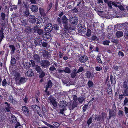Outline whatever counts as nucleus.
<instances>
[{
    "instance_id": "40",
    "label": "nucleus",
    "mask_w": 128,
    "mask_h": 128,
    "mask_svg": "<svg viewBox=\"0 0 128 128\" xmlns=\"http://www.w3.org/2000/svg\"><path fill=\"white\" fill-rule=\"evenodd\" d=\"M16 63L15 58H12L11 60V64L12 66H14Z\"/></svg>"
},
{
    "instance_id": "2",
    "label": "nucleus",
    "mask_w": 128,
    "mask_h": 128,
    "mask_svg": "<svg viewBox=\"0 0 128 128\" xmlns=\"http://www.w3.org/2000/svg\"><path fill=\"white\" fill-rule=\"evenodd\" d=\"M36 70L38 73L40 74L39 77L40 78H42L45 76V74L41 68L40 66L37 65L36 67Z\"/></svg>"
},
{
    "instance_id": "42",
    "label": "nucleus",
    "mask_w": 128,
    "mask_h": 128,
    "mask_svg": "<svg viewBox=\"0 0 128 128\" xmlns=\"http://www.w3.org/2000/svg\"><path fill=\"white\" fill-rule=\"evenodd\" d=\"M88 86L89 88L92 87L94 86V84L92 80H89L88 82Z\"/></svg>"
},
{
    "instance_id": "62",
    "label": "nucleus",
    "mask_w": 128,
    "mask_h": 128,
    "mask_svg": "<svg viewBox=\"0 0 128 128\" xmlns=\"http://www.w3.org/2000/svg\"><path fill=\"white\" fill-rule=\"evenodd\" d=\"M58 1H57L56 2V3L55 5V8L54 9V11H56L58 8Z\"/></svg>"
},
{
    "instance_id": "17",
    "label": "nucleus",
    "mask_w": 128,
    "mask_h": 128,
    "mask_svg": "<svg viewBox=\"0 0 128 128\" xmlns=\"http://www.w3.org/2000/svg\"><path fill=\"white\" fill-rule=\"evenodd\" d=\"M48 33V34L46 33H45L44 34H43V38L44 40H48L51 37V36L50 35V34L49 33Z\"/></svg>"
},
{
    "instance_id": "1",
    "label": "nucleus",
    "mask_w": 128,
    "mask_h": 128,
    "mask_svg": "<svg viewBox=\"0 0 128 128\" xmlns=\"http://www.w3.org/2000/svg\"><path fill=\"white\" fill-rule=\"evenodd\" d=\"M68 105V103L65 101H62L61 102L59 106L60 113L62 114H64V111L66 110V107Z\"/></svg>"
},
{
    "instance_id": "24",
    "label": "nucleus",
    "mask_w": 128,
    "mask_h": 128,
    "mask_svg": "<svg viewBox=\"0 0 128 128\" xmlns=\"http://www.w3.org/2000/svg\"><path fill=\"white\" fill-rule=\"evenodd\" d=\"M67 31L64 30V31L62 32L61 35L63 38H67L68 37L69 34H68V32Z\"/></svg>"
},
{
    "instance_id": "5",
    "label": "nucleus",
    "mask_w": 128,
    "mask_h": 128,
    "mask_svg": "<svg viewBox=\"0 0 128 128\" xmlns=\"http://www.w3.org/2000/svg\"><path fill=\"white\" fill-rule=\"evenodd\" d=\"M33 30L34 32L37 33L40 36H42L44 34V30L39 29V28L36 26L34 27Z\"/></svg>"
},
{
    "instance_id": "50",
    "label": "nucleus",
    "mask_w": 128,
    "mask_h": 128,
    "mask_svg": "<svg viewBox=\"0 0 128 128\" xmlns=\"http://www.w3.org/2000/svg\"><path fill=\"white\" fill-rule=\"evenodd\" d=\"M7 82L5 78L3 80L2 83V85L3 86H6L7 85Z\"/></svg>"
},
{
    "instance_id": "31",
    "label": "nucleus",
    "mask_w": 128,
    "mask_h": 128,
    "mask_svg": "<svg viewBox=\"0 0 128 128\" xmlns=\"http://www.w3.org/2000/svg\"><path fill=\"white\" fill-rule=\"evenodd\" d=\"M123 34V33L122 32H118L116 33V36L118 38H119L122 37Z\"/></svg>"
},
{
    "instance_id": "6",
    "label": "nucleus",
    "mask_w": 128,
    "mask_h": 128,
    "mask_svg": "<svg viewBox=\"0 0 128 128\" xmlns=\"http://www.w3.org/2000/svg\"><path fill=\"white\" fill-rule=\"evenodd\" d=\"M40 64L41 66L44 68H47L50 65V62L46 60L42 61Z\"/></svg>"
},
{
    "instance_id": "47",
    "label": "nucleus",
    "mask_w": 128,
    "mask_h": 128,
    "mask_svg": "<svg viewBox=\"0 0 128 128\" xmlns=\"http://www.w3.org/2000/svg\"><path fill=\"white\" fill-rule=\"evenodd\" d=\"M64 70V72L66 73L70 74L71 72V70L68 67H66Z\"/></svg>"
},
{
    "instance_id": "4",
    "label": "nucleus",
    "mask_w": 128,
    "mask_h": 128,
    "mask_svg": "<svg viewBox=\"0 0 128 128\" xmlns=\"http://www.w3.org/2000/svg\"><path fill=\"white\" fill-rule=\"evenodd\" d=\"M23 113L25 116H28L30 115V110L28 107L23 106L22 107Z\"/></svg>"
},
{
    "instance_id": "60",
    "label": "nucleus",
    "mask_w": 128,
    "mask_h": 128,
    "mask_svg": "<svg viewBox=\"0 0 128 128\" xmlns=\"http://www.w3.org/2000/svg\"><path fill=\"white\" fill-rule=\"evenodd\" d=\"M124 104L126 106H128V99L126 98H125Z\"/></svg>"
},
{
    "instance_id": "34",
    "label": "nucleus",
    "mask_w": 128,
    "mask_h": 128,
    "mask_svg": "<svg viewBox=\"0 0 128 128\" xmlns=\"http://www.w3.org/2000/svg\"><path fill=\"white\" fill-rule=\"evenodd\" d=\"M9 100L10 102L11 103L13 104H16L17 102L13 99L12 97H10L9 98Z\"/></svg>"
},
{
    "instance_id": "49",
    "label": "nucleus",
    "mask_w": 128,
    "mask_h": 128,
    "mask_svg": "<svg viewBox=\"0 0 128 128\" xmlns=\"http://www.w3.org/2000/svg\"><path fill=\"white\" fill-rule=\"evenodd\" d=\"M52 3L50 2V4L49 5L47 9V12H48L50 10L52 7Z\"/></svg>"
},
{
    "instance_id": "10",
    "label": "nucleus",
    "mask_w": 128,
    "mask_h": 128,
    "mask_svg": "<svg viewBox=\"0 0 128 128\" xmlns=\"http://www.w3.org/2000/svg\"><path fill=\"white\" fill-rule=\"evenodd\" d=\"M88 60V57L86 56H83L80 57L79 59L80 62L82 63H85Z\"/></svg>"
},
{
    "instance_id": "44",
    "label": "nucleus",
    "mask_w": 128,
    "mask_h": 128,
    "mask_svg": "<svg viewBox=\"0 0 128 128\" xmlns=\"http://www.w3.org/2000/svg\"><path fill=\"white\" fill-rule=\"evenodd\" d=\"M26 80L25 78L22 77L20 80V83L23 84L24 83L26 82Z\"/></svg>"
},
{
    "instance_id": "25",
    "label": "nucleus",
    "mask_w": 128,
    "mask_h": 128,
    "mask_svg": "<svg viewBox=\"0 0 128 128\" xmlns=\"http://www.w3.org/2000/svg\"><path fill=\"white\" fill-rule=\"evenodd\" d=\"M31 9L32 12H36L38 11V8L35 5H33L31 6Z\"/></svg>"
},
{
    "instance_id": "32",
    "label": "nucleus",
    "mask_w": 128,
    "mask_h": 128,
    "mask_svg": "<svg viewBox=\"0 0 128 128\" xmlns=\"http://www.w3.org/2000/svg\"><path fill=\"white\" fill-rule=\"evenodd\" d=\"M102 116L101 117V121L104 122L106 118V114L104 112H102L101 114Z\"/></svg>"
},
{
    "instance_id": "53",
    "label": "nucleus",
    "mask_w": 128,
    "mask_h": 128,
    "mask_svg": "<svg viewBox=\"0 0 128 128\" xmlns=\"http://www.w3.org/2000/svg\"><path fill=\"white\" fill-rule=\"evenodd\" d=\"M52 84H53L52 82V81L50 80L48 82L47 86H48V87H50V88L52 86Z\"/></svg>"
},
{
    "instance_id": "19",
    "label": "nucleus",
    "mask_w": 128,
    "mask_h": 128,
    "mask_svg": "<svg viewBox=\"0 0 128 128\" xmlns=\"http://www.w3.org/2000/svg\"><path fill=\"white\" fill-rule=\"evenodd\" d=\"M36 45H41L42 44V40L40 38H36L34 41Z\"/></svg>"
},
{
    "instance_id": "51",
    "label": "nucleus",
    "mask_w": 128,
    "mask_h": 128,
    "mask_svg": "<svg viewBox=\"0 0 128 128\" xmlns=\"http://www.w3.org/2000/svg\"><path fill=\"white\" fill-rule=\"evenodd\" d=\"M88 105V104H85L83 107V110L84 112H85L87 110V108Z\"/></svg>"
},
{
    "instance_id": "37",
    "label": "nucleus",
    "mask_w": 128,
    "mask_h": 128,
    "mask_svg": "<svg viewBox=\"0 0 128 128\" xmlns=\"http://www.w3.org/2000/svg\"><path fill=\"white\" fill-rule=\"evenodd\" d=\"M85 98L83 97H80L78 99V100L80 104H82V102L84 101Z\"/></svg>"
},
{
    "instance_id": "57",
    "label": "nucleus",
    "mask_w": 128,
    "mask_h": 128,
    "mask_svg": "<svg viewBox=\"0 0 128 128\" xmlns=\"http://www.w3.org/2000/svg\"><path fill=\"white\" fill-rule=\"evenodd\" d=\"M109 115L111 116H114L115 115V113H114V111L111 110L110 109L109 110Z\"/></svg>"
},
{
    "instance_id": "23",
    "label": "nucleus",
    "mask_w": 128,
    "mask_h": 128,
    "mask_svg": "<svg viewBox=\"0 0 128 128\" xmlns=\"http://www.w3.org/2000/svg\"><path fill=\"white\" fill-rule=\"evenodd\" d=\"M26 75L28 77H32L34 76V73L32 70H30L26 72Z\"/></svg>"
},
{
    "instance_id": "56",
    "label": "nucleus",
    "mask_w": 128,
    "mask_h": 128,
    "mask_svg": "<svg viewBox=\"0 0 128 128\" xmlns=\"http://www.w3.org/2000/svg\"><path fill=\"white\" fill-rule=\"evenodd\" d=\"M123 95L124 96H128V89H124L123 92Z\"/></svg>"
},
{
    "instance_id": "61",
    "label": "nucleus",
    "mask_w": 128,
    "mask_h": 128,
    "mask_svg": "<svg viewBox=\"0 0 128 128\" xmlns=\"http://www.w3.org/2000/svg\"><path fill=\"white\" fill-rule=\"evenodd\" d=\"M86 35L88 37H90L91 36V30L89 29L87 30Z\"/></svg>"
},
{
    "instance_id": "36",
    "label": "nucleus",
    "mask_w": 128,
    "mask_h": 128,
    "mask_svg": "<svg viewBox=\"0 0 128 128\" xmlns=\"http://www.w3.org/2000/svg\"><path fill=\"white\" fill-rule=\"evenodd\" d=\"M9 47L11 48L12 52V54L14 53L16 50V48L14 45H10Z\"/></svg>"
},
{
    "instance_id": "48",
    "label": "nucleus",
    "mask_w": 128,
    "mask_h": 128,
    "mask_svg": "<svg viewBox=\"0 0 128 128\" xmlns=\"http://www.w3.org/2000/svg\"><path fill=\"white\" fill-rule=\"evenodd\" d=\"M109 67L108 66H105L103 69L104 71H102V73L106 74L108 69Z\"/></svg>"
},
{
    "instance_id": "59",
    "label": "nucleus",
    "mask_w": 128,
    "mask_h": 128,
    "mask_svg": "<svg viewBox=\"0 0 128 128\" xmlns=\"http://www.w3.org/2000/svg\"><path fill=\"white\" fill-rule=\"evenodd\" d=\"M56 22L59 24L61 25L62 24V19L58 17L57 19Z\"/></svg>"
},
{
    "instance_id": "46",
    "label": "nucleus",
    "mask_w": 128,
    "mask_h": 128,
    "mask_svg": "<svg viewBox=\"0 0 128 128\" xmlns=\"http://www.w3.org/2000/svg\"><path fill=\"white\" fill-rule=\"evenodd\" d=\"M108 94L111 97L113 95L112 93V90L111 88H108Z\"/></svg>"
},
{
    "instance_id": "21",
    "label": "nucleus",
    "mask_w": 128,
    "mask_h": 128,
    "mask_svg": "<svg viewBox=\"0 0 128 128\" xmlns=\"http://www.w3.org/2000/svg\"><path fill=\"white\" fill-rule=\"evenodd\" d=\"M5 104L7 105L6 106L5 109L7 112H10V109L12 108V107L10 106V104L7 102H6Z\"/></svg>"
},
{
    "instance_id": "64",
    "label": "nucleus",
    "mask_w": 128,
    "mask_h": 128,
    "mask_svg": "<svg viewBox=\"0 0 128 128\" xmlns=\"http://www.w3.org/2000/svg\"><path fill=\"white\" fill-rule=\"evenodd\" d=\"M53 125L56 128L59 127L60 126V124L57 122H54V123Z\"/></svg>"
},
{
    "instance_id": "43",
    "label": "nucleus",
    "mask_w": 128,
    "mask_h": 128,
    "mask_svg": "<svg viewBox=\"0 0 128 128\" xmlns=\"http://www.w3.org/2000/svg\"><path fill=\"white\" fill-rule=\"evenodd\" d=\"M101 57V56L98 55L97 57V58H96V60H97L98 62L100 64H102L103 63L102 62L101 60L100 57Z\"/></svg>"
},
{
    "instance_id": "39",
    "label": "nucleus",
    "mask_w": 128,
    "mask_h": 128,
    "mask_svg": "<svg viewBox=\"0 0 128 128\" xmlns=\"http://www.w3.org/2000/svg\"><path fill=\"white\" fill-rule=\"evenodd\" d=\"M11 120L12 122H17L16 118L13 115H12L11 116Z\"/></svg>"
},
{
    "instance_id": "58",
    "label": "nucleus",
    "mask_w": 128,
    "mask_h": 128,
    "mask_svg": "<svg viewBox=\"0 0 128 128\" xmlns=\"http://www.w3.org/2000/svg\"><path fill=\"white\" fill-rule=\"evenodd\" d=\"M118 115L120 116H122L124 115V112L120 110H119L118 113Z\"/></svg>"
},
{
    "instance_id": "38",
    "label": "nucleus",
    "mask_w": 128,
    "mask_h": 128,
    "mask_svg": "<svg viewBox=\"0 0 128 128\" xmlns=\"http://www.w3.org/2000/svg\"><path fill=\"white\" fill-rule=\"evenodd\" d=\"M30 14L28 9L26 8V10L25 11L24 13V16H25L28 17L29 16Z\"/></svg>"
},
{
    "instance_id": "26",
    "label": "nucleus",
    "mask_w": 128,
    "mask_h": 128,
    "mask_svg": "<svg viewBox=\"0 0 128 128\" xmlns=\"http://www.w3.org/2000/svg\"><path fill=\"white\" fill-rule=\"evenodd\" d=\"M4 31L0 30V43H1L3 39L4 38Z\"/></svg>"
},
{
    "instance_id": "54",
    "label": "nucleus",
    "mask_w": 128,
    "mask_h": 128,
    "mask_svg": "<svg viewBox=\"0 0 128 128\" xmlns=\"http://www.w3.org/2000/svg\"><path fill=\"white\" fill-rule=\"evenodd\" d=\"M53 28L55 30H59V26L57 24H54L53 25Z\"/></svg>"
},
{
    "instance_id": "20",
    "label": "nucleus",
    "mask_w": 128,
    "mask_h": 128,
    "mask_svg": "<svg viewBox=\"0 0 128 128\" xmlns=\"http://www.w3.org/2000/svg\"><path fill=\"white\" fill-rule=\"evenodd\" d=\"M78 30L79 32L81 34H84L86 31V28H83L82 26L78 27Z\"/></svg>"
},
{
    "instance_id": "52",
    "label": "nucleus",
    "mask_w": 128,
    "mask_h": 128,
    "mask_svg": "<svg viewBox=\"0 0 128 128\" xmlns=\"http://www.w3.org/2000/svg\"><path fill=\"white\" fill-rule=\"evenodd\" d=\"M110 42L109 40H106L103 42V44L104 45L109 46V44L110 43Z\"/></svg>"
},
{
    "instance_id": "33",
    "label": "nucleus",
    "mask_w": 128,
    "mask_h": 128,
    "mask_svg": "<svg viewBox=\"0 0 128 128\" xmlns=\"http://www.w3.org/2000/svg\"><path fill=\"white\" fill-rule=\"evenodd\" d=\"M21 24L22 26H26L27 25V22L26 20H24L23 19H21Z\"/></svg>"
},
{
    "instance_id": "12",
    "label": "nucleus",
    "mask_w": 128,
    "mask_h": 128,
    "mask_svg": "<svg viewBox=\"0 0 128 128\" xmlns=\"http://www.w3.org/2000/svg\"><path fill=\"white\" fill-rule=\"evenodd\" d=\"M32 108L34 111L36 112L37 114H39L40 111V108L37 105H33L32 106Z\"/></svg>"
},
{
    "instance_id": "16",
    "label": "nucleus",
    "mask_w": 128,
    "mask_h": 128,
    "mask_svg": "<svg viewBox=\"0 0 128 128\" xmlns=\"http://www.w3.org/2000/svg\"><path fill=\"white\" fill-rule=\"evenodd\" d=\"M68 20L66 16L65 15L63 16L62 18V23L63 25L68 23Z\"/></svg>"
},
{
    "instance_id": "13",
    "label": "nucleus",
    "mask_w": 128,
    "mask_h": 128,
    "mask_svg": "<svg viewBox=\"0 0 128 128\" xmlns=\"http://www.w3.org/2000/svg\"><path fill=\"white\" fill-rule=\"evenodd\" d=\"M28 21L31 23L34 24L36 22L35 16L33 15L29 16Z\"/></svg>"
},
{
    "instance_id": "27",
    "label": "nucleus",
    "mask_w": 128,
    "mask_h": 128,
    "mask_svg": "<svg viewBox=\"0 0 128 128\" xmlns=\"http://www.w3.org/2000/svg\"><path fill=\"white\" fill-rule=\"evenodd\" d=\"M21 77V75L18 72H16L14 75L15 80L16 81L19 80Z\"/></svg>"
},
{
    "instance_id": "63",
    "label": "nucleus",
    "mask_w": 128,
    "mask_h": 128,
    "mask_svg": "<svg viewBox=\"0 0 128 128\" xmlns=\"http://www.w3.org/2000/svg\"><path fill=\"white\" fill-rule=\"evenodd\" d=\"M106 4H108V6L110 9H112V2L111 1L109 2H108Z\"/></svg>"
},
{
    "instance_id": "22",
    "label": "nucleus",
    "mask_w": 128,
    "mask_h": 128,
    "mask_svg": "<svg viewBox=\"0 0 128 128\" xmlns=\"http://www.w3.org/2000/svg\"><path fill=\"white\" fill-rule=\"evenodd\" d=\"M64 29L65 30H66L68 32L71 29V28L70 26V25L68 23L63 25Z\"/></svg>"
},
{
    "instance_id": "11",
    "label": "nucleus",
    "mask_w": 128,
    "mask_h": 128,
    "mask_svg": "<svg viewBox=\"0 0 128 128\" xmlns=\"http://www.w3.org/2000/svg\"><path fill=\"white\" fill-rule=\"evenodd\" d=\"M48 100H49L53 105L55 107L57 106L56 102L54 98L51 95L48 98Z\"/></svg>"
},
{
    "instance_id": "55",
    "label": "nucleus",
    "mask_w": 128,
    "mask_h": 128,
    "mask_svg": "<svg viewBox=\"0 0 128 128\" xmlns=\"http://www.w3.org/2000/svg\"><path fill=\"white\" fill-rule=\"evenodd\" d=\"M92 117L90 118L88 120L87 122V124L88 126L90 125L92 122Z\"/></svg>"
},
{
    "instance_id": "8",
    "label": "nucleus",
    "mask_w": 128,
    "mask_h": 128,
    "mask_svg": "<svg viewBox=\"0 0 128 128\" xmlns=\"http://www.w3.org/2000/svg\"><path fill=\"white\" fill-rule=\"evenodd\" d=\"M70 21L72 24L75 26L77 24L78 20L77 18L74 16V17H70Z\"/></svg>"
},
{
    "instance_id": "29",
    "label": "nucleus",
    "mask_w": 128,
    "mask_h": 128,
    "mask_svg": "<svg viewBox=\"0 0 128 128\" xmlns=\"http://www.w3.org/2000/svg\"><path fill=\"white\" fill-rule=\"evenodd\" d=\"M122 86L124 89H128V81L126 80L123 82Z\"/></svg>"
},
{
    "instance_id": "18",
    "label": "nucleus",
    "mask_w": 128,
    "mask_h": 128,
    "mask_svg": "<svg viewBox=\"0 0 128 128\" xmlns=\"http://www.w3.org/2000/svg\"><path fill=\"white\" fill-rule=\"evenodd\" d=\"M86 76L87 78L89 79L90 78H92L94 76V75L93 73L90 71H88L87 72L86 74Z\"/></svg>"
},
{
    "instance_id": "15",
    "label": "nucleus",
    "mask_w": 128,
    "mask_h": 128,
    "mask_svg": "<svg viewBox=\"0 0 128 128\" xmlns=\"http://www.w3.org/2000/svg\"><path fill=\"white\" fill-rule=\"evenodd\" d=\"M4 21H1L0 22V24L1 25L0 30L4 31L6 26V22Z\"/></svg>"
},
{
    "instance_id": "45",
    "label": "nucleus",
    "mask_w": 128,
    "mask_h": 128,
    "mask_svg": "<svg viewBox=\"0 0 128 128\" xmlns=\"http://www.w3.org/2000/svg\"><path fill=\"white\" fill-rule=\"evenodd\" d=\"M1 17V21L4 20L6 17V15L3 12H2Z\"/></svg>"
},
{
    "instance_id": "41",
    "label": "nucleus",
    "mask_w": 128,
    "mask_h": 128,
    "mask_svg": "<svg viewBox=\"0 0 128 128\" xmlns=\"http://www.w3.org/2000/svg\"><path fill=\"white\" fill-rule=\"evenodd\" d=\"M110 80L112 84H115L116 82V81L115 79L113 78V77L112 75H111L110 76Z\"/></svg>"
},
{
    "instance_id": "30",
    "label": "nucleus",
    "mask_w": 128,
    "mask_h": 128,
    "mask_svg": "<svg viewBox=\"0 0 128 128\" xmlns=\"http://www.w3.org/2000/svg\"><path fill=\"white\" fill-rule=\"evenodd\" d=\"M31 64L30 62H27L24 64V67L26 69L28 70L31 66Z\"/></svg>"
},
{
    "instance_id": "7",
    "label": "nucleus",
    "mask_w": 128,
    "mask_h": 128,
    "mask_svg": "<svg viewBox=\"0 0 128 128\" xmlns=\"http://www.w3.org/2000/svg\"><path fill=\"white\" fill-rule=\"evenodd\" d=\"M53 28V27L51 23H48L46 25L44 30L46 32L49 33L51 32Z\"/></svg>"
},
{
    "instance_id": "9",
    "label": "nucleus",
    "mask_w": 128,
    "mask_h": 128,
    "mask_svg": "<svg viewBox=\"0 0 128 128\" xmlns=\"http://www.w3.org/2000/svg\"><path fill=\"white\" fill-rule=\"evenodd\" d=\"M42 52L43 56L45 58L48 59L50 58L51 55L49 54L48 51L44 50H42Z\"/></svg>"
},
{
    "instance_id": "35",
    "label": "nucleus",
    "mask_w": 128,
    "mask_h": 128,
    "mask_svg": "<svg viewBox=\"0 0 128 128\" xmlns=\"http://www.w3.org/2000/svg\"><path fill=\"white\" fill-rule=\"evenodd\" d=\"M39 10L41 16H46V14L44 10L42 8H40L39 9Z\"/></svg>"
},
{
    "instance_id": "28",
    "label": "nucleus",
    "mask_w": 128,
    "mask_h": 128,
    "mask_svg": "<svg viewBox=\"0 0 128 128\" xmlns=\"http://www.w3.org/2000/svg\"><path fill=\"white\" fill-rule=\"evenodd\" d=\"M32 30L31 27L28 26L26 28L25 31L26 33L29 34L32 32Z\"/></svg>"
},
{
    "instance_id": "14",
    "label": "nucleus",
    "mask_w": 128,
    "mask_h": 128,
    "mask_svg": "<svg viewBox=\"0 0 128 128\" xmlns=\"http://www.w3.org/2000/svg\"><path fill=\"white\" fill-rule=\"evenodd\" d=\"M33 58L36 62L38 63H40V58L39 55L36 54H35Z\"/></svg>"
},
{
    "instance_id": "3",
    "label": "nucleus",
    "mask_w": 128,
    "mask_h": 128,
    "mask_svg": "<svg viewBox=\"0 0 128 128\" xmlns=\"http://www.w3.org/2000/svg\"><path fill=\"white\" fill-rule=\"evenodd\" d=\"M81 12L85 16H88L89 15V11L88 9L85 6H83L81 9Z\"/></svg>"
}]
</instances>
